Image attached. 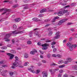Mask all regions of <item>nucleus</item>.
I'll list each match as a JSON object with an SVG mask.
<instances>
[{
    "label": "nucleus",
    "instance_id": "nucleus-20",
    "mask_svg": "<svg viewBox=\"0 0 77 77\" xmlns=\"http://www.w3.org/2000/svg\"><path fill=\"white\" fill-rule=\"evenodd\" d=\"M10 52L11 53H13V54H15V53H16V51H14L13 50H11Z\"/></svg>",
    "mask_w": 77,
    "mask_h": 77
},
{
    "label": "nucleus",
    "instance_id": "nucleus-17",
    "mask_svg": "<svg viewBox=\"0 0 77 77\" xmlns=\"http://www.w3.org/2000/svg\"><path fill=\"white\" fill-rule=\"evenodd\" d=\"M4 10H5V11H8V10L7 9H5V8H2L0 9V12H2V11H4Z\"/></svg>",
    "mask_w": 77,
    "mask_h": 77
},
{
    "label": "nucleus",
    "instance_id": "nucleus-50",
    "mask_svg": "<svg viewBox=\"0 0 77 77\" xmlns=\"http://www.w3.org/2000/svg\"><path fill=\"white\" fill-rule=\"evenodd\" d=\"M51 65H52V66H56V65H57L56 64L54 63L52 64Z\"/></svg>",
    "mask_w": 77,
    "mask_h": 77
},
{
    "label": "nucleus",
    "instance_id": "nucleus-22",
    "mask_svg": "<svg viewBox=\"0 0 77 77\" xmlns=\"http://www.w3.org/2000/svg\"><path fill=\"white\" fill-rule=\"evenodd\" d=\"M1 48L2 50H6V49H7V47L6 46L2 47Z\"/></svg>",
    "mask_w": 77,
    "mask_h": 77
},
{
    "label": "nucleus",
    "instance_id": "nucleus-40",
    "mask_svg": "<svg viewBox=\"0 0 77 77\" xmlns=\"http://www.w3.org/2000/svg\"><path fill=\"white\" fill-rule=\"evenodd\" d=\"M50 19L46 20H45V22H48V21H50Z\"/></svg>",
    "mask_w": 77,
    "mask_h": 77
},
{
    "label": "nucleus",
    "instance_id": "nucleus-28",
    "mask_svg": "<svg viewBox=\"0 0 77 77\" xmlns=\"http://www.w3.org/2000/svg\"><path fill=\"white\" fill-rule=\"evenodd\" d=\"M72 73H74L75 75H77V72H75L74 71H72Z\"/></svg>",
    "mask_w": 77,
    "mask_h": 77
},
{
    "label": "nucleus",
    "instance_id": "nucleus-62",
    "mask_svg": "<svg viewBox=\"0 0 77 77\" xmlns=\"http://www.w3.org/2000/svg\"><path fill=\"white\" fill-rule=\"evenodd\" d=\"M4 2L6 3V2H8L9 1L8 0H5L3 2Z\"/></svg>",
    "mask_w": 77,
    "mask_h": 77
},
{
    "label": "nucleus",
    "instance_id": "nucleus-36",
    "mask_svg": "<svg viewBox=\"0 0 77 77\" xmlns=\"http://www.w3.org/2000/svg\"><path fill=\"white\" fill-rule=\"evenodd\" d=\"M52 57H57V55L55 54H53L52 55Z\"/></svg>",
    "mask_w": 77,
    "mask_h": 77
},
{
    "label": "nucleus",
    "instance_id": "nucleus-56",
    "mask_svg": "<svg viewBox=\"0 0 77 77\" xmlns=\"http://www.w3.org/2000/svg\"><path fill=\"white\" fill-rule=\"evenodd\" d=\"M54 18L55 20H56V19H58V18H59V17L58 16H57V17H55Z\"/></svg>",
    "mask_w": 77,
    "mask_h": 77
},
{
    "label": "nucleus",
    "instance_id": "nucleus-18",
    "mask_svg": "<svg viewBox=\"0 0 77 77\" xmlns=\"http://www.w3.org/2000/svg\"><path fill=\"white\" fill-rule=\"evenodd\" d=\"M63 63V61L62 60H60L58 62V64H62Z\"/></svg>",
    "mask_w": 77,
    "mask_h": 77
},
{
    "label": "nucleus",
    "instance_id": "nucleus-46",
    "mask_svg": "<svg viewBox=\"0 0 77 77\" xmlns=\"http://www.w3.org/2000/svg\"><path fill=\"white\" fill-rule=\"evenodd\" d=\"M2 75L4 77H6V76H7V75H6L5 74H2Z\"/></svg>",
    "mask_w": 77,
    "mask_h": 77
},
{
    "label": "nucleus",
    "instance_id": "nucleus-60",
    "mask_svg": "<svg viewBox=\"0 0 77 77\" xmlns=\"http://www.w3.org/2000/svg\"><path fill=\"white\" fill-rule=\"evenodd\" d=\"M7 13V12H5L3 13L2 14V15H4V14H5Z\"/></svg>",
    "mask_w": 77,
    "mask_h": 77
},
{
    "label": "nucleus",
    "instance_id": "nucleus-39",
    "mask_svg": "<svg viewBox=\"0 0 77 77\" xmlns=\"http://www.w3.org/2000/svg\"><path fill=\"white\" fill-rule=\"evenodd\" d=\"M38 32L36 31L35 32V36H37L38 35Z\"/></svg>",
    "mask_w": 77,
    "mask_h": 77
},
{
    "label": "nucleus",
    "instance_id": "nucleus-61",
    "mask_svg": "<svg viewBox=\"0 0 77 77\" xmlns=\"http://www.w3.org/2000/svg\"><path fill=\"white\" fill-rule=\"evenodd\" d=\"M14 74V73L13 72H11L10 73V75H12Z\"/></svg>",
    "mask_w": 77,
    "mask_h": 77
},
{
    "label": "nucleus",
    "instance_id": "nucleus-8",
    "mask_svg": "<svg viewBox=\"0 0 77 77\" xmlns=\"http://www.w3.org/2000/svg\"><path fill=\"white\" fill-rule=\"evenodd\" d=\"M48 11V12H52L53 11L50 10H46L45 8H44L43 9H42L41 10L40 12V13H43V12H46V11Z\"/></svg>",
    "mask_w": 77,
    "mask_h": 77
},
{
    "label": "nucleus",
    "instance_id": "nucleus-57",
    "mask_svg": "<svg viewBox=\"0 0 77 77\" xmlns=\"http://www.w3.org/2000/svg\"><path fill=\"white\" fill-rule=\"evenodd\" d=\"M62 75V74H59L58 75V77H61Z\"/></svg>",
    "mask_w": 77,
    "mask_h": 77
},
{
    "label": "nucleus",
    "instance_id": "nucleus-13",
    "mask_svg": "<svg viewBox=\"0 0 77 77\" xmlns=\"http://www.w3.org/2000/svg\"><path fill=\"white\" fill-rule=\"evenodd\" d=\"M37 53V51L36 50L34 49V51H32L30 52V54H32V55H34L35 54V53Z\"/></svg>",
    "mask_w": 77,
    "mask_h": 77
},
{
    "label": "nucleus",
    "instance_id": "nucleus-19",
    "mask_svg": "<svg viewBox=\"0 0 77 77\" xmlns=\"http://www.w3.org/2000/svg\"><path fill=\"white\" fill-rule=\"evenodd\" d=\"M65 64L61 65L59 66V67L60 68H63V67H65Z\"/></svg>",
    "mask_w": 77,
    "mask_h": 77
},
{
    "label": "nucleus",
    "instance_id": "nucleus-11",
    "mask_svg": "<svg viewBox=\"0 0 77 77\" xmlns=\"http://www.w3.org/2000/svg\"><path fill=\"white\" fill-rule=\"evenodd\" d=\"M32 20L33 21H36V22L38 21H41L42 20L41 19L38 20L37 17H34L32 18Z\"/></svg>",
    "mask_w": 77,
    "mask_h": 77
},
{
    "label": "nucleus",
    "instance_id": "nucleus-12",
    "mask_svg": "<svg viewBox=\"0 0 77 77\" xmlns=\"http://www.w3.org/2000/svg\"><path fill=\"white\" fill-rule=\"evenodd\" d=\"M42 74L43 75V77H47V75L48 74H47V72L45 71H44L42 72Z\"/></svg>",
    "mask_w": 77,
    "mask_h": 77
},
{
    "label": "nucleus",
    "instance_id": "nucleus-1",
    "mask_svg": "<svg viewBox=\"0 0 77 77\" xmlns=\"http://www.w3.org/2000/svg\"><path fill=\"white\" fill-rule=\"evenodd\" d=\"M11 35H12V34L11 33H10L9 34H7L4 37V39H5V41H6V42L10 41H11V40L8 39L11 36Z\"/></svg>",
    "mask_w": 77,
    "mask_h": 77
},
{
    "label": "nucleus",
    "instance_id": "nucleus-37",
    "mask_svg": "<svg viewBox=\"0 0 77 77\" xmlns=\"http://www.w3.org/2000/svg\"><path fill=\"white\" fill-rule=\"evenodd\" d=\"M76 4L75 3H73L71 5V6H75V5Z\"/></svg>",
    "mask_w": 77,
    "mask_h": 77
},
{
    "label": "nucleus",
    "instance_id": "nucleus-43",
    "mask_svg": "<svg viewBox=\"0 0 77 77\" xmlns=\"http://www.w3.org/2000/svg\"><path fill=\"white\" fill-rule=\"evenodd\" d=\"M51 41V40H46V42H50Z\"/></svg>",
    "mask_w": 77,
    "mask_h": 77
},
{
    "label": "nucleus",
    "instance_id": "nucleus-27",
    "mask_svg": "<svg viewBox=\"0 0 77 77\" xmlns=\"http://www.w3.org/2000/svg\"><path fill=\"white\" fill-rule=\"evenodd\" d=\"M28 57H29V56H28V54H25L24 57L25 58H28Z\"/></svg>",
    "mask_w": 77,
    "mask_h": 77
},
{
    "label": "nucleus",
    "instance_id": "nucleus-38",
    "mask_svg": "<svg viewBox=\"0 0 77 77\" xmlns=\"http://www.w3.org/2000/svg\"><path fill=\"white\" fill-rule=\"evenodd\" d=\"M53 34L52 32H50L49 33L48 35V36H51L52 35V34Z\"/></svg>",
    "mask_w": 77,
    "mask_h": 77
},
{
    "label": "nucleus",
    "instance_id": "nucleus-51",
    "mask_svg": "<svg viewBox=\"0 0 77 77\" xmlns=\"http://www.w3.org/2000/svg\"><path fill=\"white\" fill-rule=\"evenodd\" d=\"M23 27L21 26V27H20L19 28V30H22V29H23Z\"/></svg>",
    "mask_w": 77,
    "mask_h": 77
},
{
    "label": "nucleus",
    "instance_id": "nucleus-23",
    "mask_svg": "<svg viewBox=\"0 0 77 77\" xmlns=\"http://www.w3.org/2000/svg\"><path fill=\"white\" fill-rule=\"evenodd\" d=\"M40 72V70L38 69L37 70L35 71V73L37 74H39Z\"/></svg>",
    "mask_w": 77,
    "mask_h": 77
},
{
    "label": "nucleus",
    "instance_id": "nucleus-52",
    "mask_svg": "<svg viewBox=\"0 0 77 77\" xmlns=\"http://www.w3.org/2000/svg\"><path fill=\"white\" fill-rule=\"evenodd\" d=\"M56 48H55L53 50V52H55V51H56Z\"/></svg>",
    "mask_w": 77,
    "mask_h": 77
},
{
    "label": "nucleus",
    "instance_id": "nucleus-5",
    "mask_svg": "<svg viewBox=\"0 0 77 77\" xmlns=\"http://www.w3.org/2000/svg\"><path fill=\"white\" fill-rule=\"evenodd\" d=\"M13 66H12L11 68L13 69H14V68H15L16 67L18 66V63L17 61H15V62H14L13 64Z\"/></svg>",
    "mask_w": 77,
    "mask_h": 77
},
{
    "label": "nucleus",
    "instance_id": "nucleus-4",
    "mask_svg": "<svg viewBox=\"0 0 77 77\" xmlns=\"http://www.w3.org/2000/svg\"><path fill=\"white\" fill-rule=\"evenodd\" d=\"M68 20V19H65L61 20L59 21L58 24V25H62L63 23H65V22L66 21Z\"/></svg>",
    "mask_w": 77,
    "mask_h": 77
},
{
    "label": "nucleus",
    "instance_id": "nucleus-30",
    "mask_svg": "<svg viewBox=\"0 0 77 77\" xmlns=\"http://www.w3.org/2000/svg\"><path fill=\"white\" fill-rule=\"evenodd\" d=\"M56 44V42H53L51 43V44L52 45H55Z\"/></svg>",
    "mask_w": 77,
    "mask_h": 77
},
{
    "label": "nucleus",
    "instance_id": "nucleus-2",
    "mask_svg": "<svg viewBox=\"0 0 77 77\" xmlns=\"http://www.w3.org/2000/svg\"><path fill=\"white\" fill-rule=\"evenodd\" d=\"M42 47H45L42 48V49H43V50H46L48 48V47H47L49 46V44L48 43H45L42 45Z\"/></svg>",
    "mask_w": 77,
    "mask_h": 77
},
{
    "label": "nucleus",
    "instance_id": "nucleus-32",
    "mask_svg": "<svg viewBox=\"0 0 77 77\" xmlns=\"http://www.w3.org/2000/svg\"><path fill=\"white\" fill-rule=\"evenodd\" d=\"M57 57H62V55H60L59 54H57Z\"/></svg>",
    "mask_w": 77,
    "mask_h": 77
},
{
    "label": "nucleus",
    "instance_id": "nucleus-26",
    "mask_svg": "<svg viewBox=\"0 0 77 77\" xmlns=\"http://www.w3.org/2000/svg\"><path fill=\"white\" fill-rule=\"evenodd\" d=\"M44 17V14H41L38 16V17H39V18H41V17Z\"/></svg>",
    "mask_w": 77,
    "mask_h": 77
},
{
    "label": "nucleus",
    "instance_id": "nucleus-15",
    "mask_svg": "<svg viewBox=\"0 0 77 77\" xmlns=\"http://www.w3.org/2000/svg\"><path fill=\"white\" fill-rule=\"evenodd\" d=\"M62 12L63 13H66V12H68V10H64L63 9H62Z\"/></svg>",
    "mask_w": 77,
    "mask_h": 77
},
{
    "label": "nucleus",
    "instance_id": "nucleus-21",
    "mask_svg": "<svg viewBox=\"0 0 77 77\" xmlns=\"http://www.w3.org/2000/svg\"><path fill=\"white\" fill-rule=\"evenodd\" d=\"M17 29V26L15 24H14L13 26V29L15 30Z\"/></svg>",
    "mask_w": 77,
    "mask_h": 77
},
{
    "label": "nucleus",
    "instance_id": "nucleus-6",
    "mask_svg": "<svg viewBox=\"0 0 77 77\" xmlns=\"http://www.w3.org/2000/svg\"><path fill=\"white\" fill-rule=\"evenodd\" d=\"M31 68H28V70H29V71H30L31 72H32V73H35V71L33 70V69L35 68V67L33 66L32 65L31 66Z\"/></svg>",
    "mask_w": 77,
    "mask_h": 77
},
{
    "label": "nucleus",
    "instance_id": "nucleus-48",
    "mask_svg": "<svg viewBox=\"0 0 77 77\" xmlns=\"http://www.w3.org/2000/svg\"><path fill=\"white\" fill-rule=\"evenodd\" d=\"M69 7H70V6L69 5H67L65 7H64V8H69Z\"/></svg>",
    "mask_w": 77,
    "mask_h": 77
},
{
    "label": "nucleus",
    "instance_id": "nucleus-7",
    "mask_svg": "<svg viewBox=\"0 0 77 77\" xmlns=\"http://www.w3.org/2000/svg\"><path fill=\"white\" fill-rule=\"evenodd\" d=\"M60 34V32H57L56 34V35L54 38L55 39H59V37H60V35H59Z\"/></svg>",
    "mask_w": 77,
    "mask_h": 77
},
{
    "label": "nucleus",
    "instance_id": "nucleus-25",
    "mask_svg": "<svg viewBox=\"0 0 77 77\" xmlns=\"http://www.w3.org/2000/svg\"><path fill=\"white\" fill-rule=\"evenodd\" d=\"M15 59H16L15 60V62H18V57H15Z\"/></svg>",
    "mask_w": 77,
    "mask_h": 77
},
{
    "label": "nucleus",
    "instance_id": "nucleus-14",
    "mask_svg": "<svg viewBox=\"0 0 77 77\" xmlns=\"http://www.w3.org/2000/svg\"><path fill=\"white\" fill-rule=\"evenodd\" d=\"M62 10L61 9V11L59 12L57 14H58V16H61L62 15Z\"/></svg>",
    "mask_w": 77,
    "mask_h": 77
},
{
    "label": "nucleus",
    "instance_id": "nucleus-63",
    "mask_svg": "<svg viewBox=\"0 0 77 77\" xmlns=\"http://www.w3.org/2000/svg\"><path fill=\"white\" fill-rule=\"evenodd\" d=\"M38 65L39 66H41V63H38Z\"/></svg>",
    "mask_w": 77,
    "mask_h": 77
},
{
    "label": "nucleus",
    "instance_id": "nucleus-31",
    "mask_svg": "<svg viewBox=\"0 0 77 77\" xmlns=\"http://www.w3.org/2000/svg\"><path fill=\"white\" fill-rule=\"evenodd\" d=\"M27 43L29 45L32 44V42L30 41H28L27 42Z\"/></svg>",
    "mask_w": 77,
    "mask_h": 77
},
{
    "label": "nucleus",
    "instance_id": "nucleus-42",
    "mask_svg": "<svg viewBox=\"0 0 77 77\" xmlns=\"http://www.w3.org/2000/svg\"><path fill=\"white\" fill-rule=\"evenodd\" d=\"M2 67H3L4 68H6V67H7L8 66V65H3L2 66Z\"/></svg>",
    "mask_w": 77,
    "mask_h": 77
},
{
    "label": "nucleus",
    "instance_id": "nucleus-41",
    "mask_svg": "<svg viewBox=\"0 0 77 77\" xmlns=\"http://www.w3.org/2000/svg\"><path fill=\"white\" fill-rule=\"evenodd\" d=\"M72 46L73 47H74V48H75V47H77V45H72Z\"/></svg>",
    "mask_w": 77,
    "mask_h": 77
},
{
    "label": "nucleus",
    "instance_id": "nucleus-29",
    "mask_svg": "<svg viewBox=\"0 0 77 77\" xmlns=\"http://www.w3.org/2000/svg\"><path fill=\"white\" fill-rule=\"evenodd\" d=\"M72 48H73V47L72 45L69 47V49H70V51H72Z\"/></svg>",
    "mask_w": 77,
    "mask_h": 77
},
{
    "label": "nucleus",
    "instance_id": "nucleus-53",
    "mask_svg": "<svg viewBox=\"0 0 77 77\" xmlns=\"http://www.w3.org/2000/svg\"><path fill=\"white\" fill-rule=\"evenodd\" d=\"M28 9V7L27 6L24 7L23 9Z\"/></svg>",
    "mask_w": 77,
    "mask_h": 77
},
{
    "label": "nucleus",
    "instance_id": "nucleus-3",
    "mask_svg": "<svg viewBox=\"0 0 77 77\" xmlns=\"http://www.w3.org/2000/svg\"><path fill=\"white\" fill-rule=\"evenodd\" d=\"M24 32L23 31H17L15 30L12 32V34L14 35H17V34H21L23 33Z\"/></svg>",
    "mask_w": 77,
    "mask_h": 77
},
{
    "label": "nucleus",
    "instance_id": "nucleus-33",
    "mask_svg": "<svg viewBox=\"0 0 77 77\" xmlns=\"http://www.w3.org/2000/svg\"><path fill=\"white\" fill-rule=\"evenodd\" d=\"M28 64H29V62H26L24 64V66H27Z\"/></svg>",
    "mask_w": 77,
    "mask_h": 77
},
{
    "label": "nucleus",
    "instance_id": "nucleus-54",
    "mask_svg": "<svg viewBox=\"0 0 77 77\" xmlns=\"http://www.w3.org/2000/svg\"><path fill=\"white\" fill-rule=\"evenodd\" d=\"M55 20H56V19L54 18L53 19L52 21V23H54V22H55Z\"/></svg>",
    "mask_w": 77,
    "mask_h": 77
},
{
    "label": "nucleus",
    "instance_id": "nucleus-44",
    "mask_svg": "<svg viewBox=\"0 0 77 77\" xmlns=\"http://www.w3.org/2000/svg\"><path fill=\"white\" fill-rule=\"evenodd\" d=\"M42 62H43V63H46V62H47V61H45V60H42Z\"/></svg>",
    "mask_w": 77,
    "mask_h": 77
},
{
    "label": "nucleus",
    "instance_id": "nucleus-55",
    "mask_svg": "<svg viewBox=\"0 0 77 77\" xmlns=\"http://www.w3.org/2000/svg\"><path fill=\"white\" fill-rule=\"evenodd\" d=\"M68 75L67 74H65L63 75V77H68Z\"/></svg>",
    "mask_w": 77,
    "mask_h": 77
},
{
    "label": "nucleus",
    "instance_id": "nucleus-16",
    "mask_svg": "<svg viewBox=\"0 0 77 77\" xmlns=\"http://www.w3.org/2000/svg\"><path fill=\"white\" fill-rule=\"evenodd\" d=\"M20 20V18H17L15 20V22H19Z\"/></svg>",
    "mask_w": 77,
    "mask_h": 77
},
{
    "label": "nucleus",
    "instance_id": "nucleus-45",
    "mask_svg": "<svg viewBox=\"0 0 77 77\" xmlns=\"http://www.w3.org/2000/svg\"><path fill=\"white\" fill-rule=\"evenodd\" d=\"M60 72H63V69H61L59 71Z\"/></svg>",
    "mask_w": 77,
    "mask_h": 77
},
{
    "label": "nucleus",
    "instance_id": "nucleus-49",
    "mask_svg": "<svg viewBox=\"0 0 77 77\" xmlns=\"http://www.w3.org/2000/svg\"><path fill=\"white\" fill-rule=\"evenodd\" d=\"M60 5H63V6L65 5V4H64V3H63L62 2L60 3Z\"/></svg>",
    "mask_w": 77,
    "mask_h": 77
},
{
    "label": "nucleus",
    "instance_id": "nucleus-9",
    "mask_svg": "<svg viewBox=\"0 0 77 77\" xmlns=\"http://www.w3.org/2000/svg\"><path fill=\"white\" fill-rule=\"evenodd\" d=\"M7 55H8V56H10V59H12L14 57V55L10 53H7Z\"/></svg>",
    "mask_w": 77,
    "mask_h": 77
},
{
    "label": "nucleus",
    "instance_id": "nucleus-47",
    "mask_svg": "<svg viewBox=\"0 0 77 77\" xmlns=\"http://www.w3.org/2000/svg\"><path fill=\"white\" fill-rule=\"evenodd\" d=\"M39 51L40 52L41 54H44V52L43 51H41V50H39Z\"/></svg>",
    "mask_w": 77,
    "mask_h": 77
},
{
    "label": "nucleus",
    "instance_id": "nucleus-10",
    "mask_svg": "<svg viewBox=\"0 0 77 77\" xmlns=\"http://www.w3.org/2000/svg\"><path fill=\"white\" fill-rule=\"evenodd\" d=\"M7 70L4 71V69H1V68H0V74H2V73H4V74H5L6 72H7Z\"/></svg>",
    "mask_w": 77,
    "mask_h": 77
},
{
    "label": "nucleus",
    "instance_id": "nucleus-59",
    "mask_svg": "<svg viewBox=\"0 0 77 77\" xmlns=\"http://www.w3.org/2000/svg\"><path fill=\"white\" fill-rule=\"evenodd\" d=\"M68 61H65L64 62V63L65 64H67V63H68Z\"/></svg>",
    "mask_w": 77,
    "mask_h": 77
},
{
    "label": "nucleus",
    "instance_id": "nucleus-35",
    "mask_svg": "<svg viewBox=\"0 0 77 77\" xmlns=\"http://www.w3.org/2000/svg\"><path fill=\"white\" fill-rule=\"evenodd\" d=\"M74 68L75 70H77V65H76L74 66Z\"/></svg>",
    "mask_w": 77,
    "mask_h": 77
},
{
    "label": "nucleus",
    "instance_id": "nucleus-34",
    "mask_svg": "<svg viewBox=\"0 0 77 77\" xmlns=\"http://www.w3.org/2000/svg\"><path fill=\"white\" fill-rule=\"evenodd\" d=\"M67 46H68V47H71V44H70V43H68L67 44Z\"/></svg>",
    "mask_w": 77,
    "mask_h": 77
},
{
    "label": "nucleus",
    "instance_id": "nucleus-24",
    "mask_svg": "<svg viewBox=\"0 0 77 77\" xmlns=\"http://www.w3.org/2000/svg\"><path fill=\"white\" fill-rule=\"evenodd\" d=\"M67 60L68 62H71V59L69 58L67 59Z\"/></svg>",
    "mask_w": 77,
    "mask_h": 77
},
{
    "label": "nucleus",
    "instance_id": "nucleus-58",
    "mask_svg": "<svg viewBox=\"0 0 77 77\" xmlns=\"http://www.w3.org/2000/svg\"><path fill=\"white\" fill-rule=\"evenodd\" d=\"M17 6H18V5H15L14 6H13V8H16V7H17Z\"/></svg>",
    "mask_w": 77,
    "mask_h": 77
},
{
    "label": "nucleus",
    "instance_id": "nucleus-64",
    "mask_svg": "<svg viewBox=\"0 0 77 77\" xmlns=\"http://www.w3.org/2000/svg\"><path fill=\"white\" fill-rule=\"evenodd\" d=\"M71 24H72V23H67V25H71Z\"/></svg>",
    "mask_w": 77,
    "mask_h": 77
}]
</instances>
